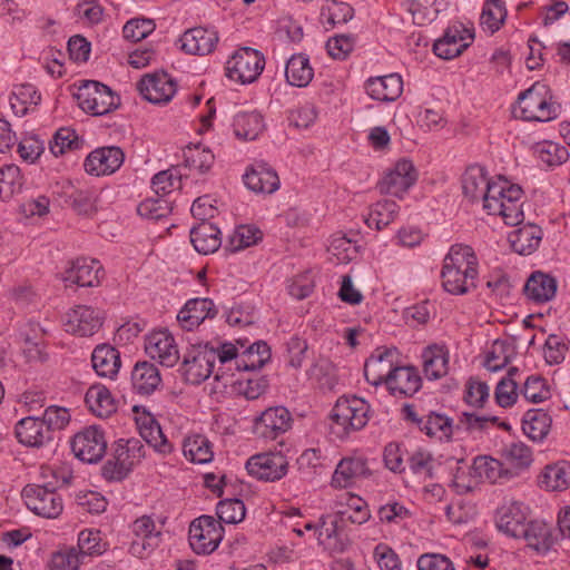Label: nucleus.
I'll use <instances>...</instances> for the list:
<instances>
[{
	"mask_svg": "<svg viewBox=\"0 0 570 570\" xmlns=\"http://www.w3.org/2000/svg\"><path fill=\"white\" fill-rule=\"evenodd\" d=\"M183 452L189 461L198 464L210 462L214 455L209 441L203 435L186 438Z\"/></svg>",
	"mask_w": 570,
	"mask_h": 570,
	"instance_id": "obj_48",
	"label": "nucleus"
},
{
	"mask_svg": "<svg viewBox=\"0 0 570 570\" xmlns=\"http://www.w3.org/2000/svg\"><path fill=\"white\" fill-rule=\"evenodd\" d=\"M421 431L429 436L449 440L454 433V424L450 417L431 412L424 417Z\"/></svg>",
	"mask_w": 570,
	"mask_h": 570,
	"instance_id": "obj_52",
	"label": "nucleus"
},
{
	"mask_svg": "<svg viewBox=\"0 0 570 570\" xmlns=\"http://www.w3.org/2000/svg\"><path fill=\"white\" fill-rule=\"evenodd\" d=\"M505 17L507 11L503 4L499 0H490L485 3L481 13V26L494 33L500 29Z\"/></svg>",
	"mask_w": 570,
	"mask_h": 570,
	"instance_id": "obj_54",
	"label": "nucleus"
},
{
	"mask_svg": "<svg viewBox=\"0 0 570 570\" xmlns=\"http://www.w3.org/2000/svg\"><path fill=\"white\" fill-rule=\"evenodd\" d=\"M40 421L49 435H52V432L61 431L69 424L70 413L66 407L51 405L45 410Z\"/></svg>",
	"mask_w": 570,
	"mask_h": 570,
	"instance_id": "obj_55",
	"label": "nucleus"
},
{
	"mask_svg": "<svg viewBox=\"0 0 570 570\" xmlns=\"http://www.w3.org/2000/svg\"><path fill=\"white\" fill-rule=\"evenodd\" d=\"M244 183L248 189L257 194H273L279 188L277 173L266 164H256L249 167L244 175Z\"/></svg>",
	"mask_w": 570,
	"mask_h": 570,
	"instance_id": "obj_23",
	"label": "nucleus"
},
{
	"mask_svg": "<svg viewBox=\"0 0 570 570\" xmlns=\"http://www.w3.org/2000/svg\"><path fill=\"white\" fill-rule=\"evenodd\" d=\"M217 314L215 304L209 298H193L179 311L177 321L184 330L193 331L206 318H213Z\"/></svg>",
	"mask_w": 570,
	"mask_h": 570,
	"instance_id": "obj_22",
	"label": "nucleus"
},
{
	"mask_svg": "<svg viewBox=\"0 0 570 570\" xmlns=\"http://www.w3.org/2000/svg\"><path fill=\"white\" fill-rule=\"evenodd\" d=\"M131 530L137 538L130 546L132 554L140 556L147 548L153 549L157 546L160 532L156 530L155 522L149 515L136 519Z\"/></svg>",
	"mask_w": 570,
	"mask_h": 570,
	"instance_id": "obj_30",
	"label": "nucleus"
},
{
	"mask_svg": "<svg viewBox=\"0 0 570 570\" xmlns=\"http://www.w3.org/2000/svg\"><path fill=\"white\" fill-rule=\"evenodd\" d=\"M535 151L541 161L548 166H559L564 163L569 156L566 147L551 141L538 144Z\"/></svg>",
	"mask_w": 570,
	"mask_h": 570,
	"instance_id": "obj_62",
	"label": "nucleus"
},
{
	"mask_svg": "<svg viewBox=\"0 0 570 570\" xmlns=\"http://www.w3.org/2000/svg\"><path fill=\"white\" fill-rule=\"evenodd\" d=\"M291 414L283 406L265 410L255 420V432L265 439H276L279 433L286 432L291 426Z\"/></svg>",
	"mask_w": 570,
	"mask_h": 570,
	"instance_id": "obj_19",
	"label": "nucleus"
},
{
	"mask_svg": "<svg viewBox=\"0 0 570 570\" xmlns=\"http://www.w3.org/2000/svg\"><path fill=\"white\" fill-rule=\"evenodd\" d=\"M83 561L85 558L72 547L55 552L49 567L51 570H78Z\"/></svg>",
	"mask_w": 570,
	"mask_h": 570,
	"instance_id": "obj_57",
	"label": "nucleus"
},
{
	"mask_svg": "<svg viewBox=\"0 0 570 570\" xmlns=\"http://www.w3.org/2000/svg\"><path fill=\"white\" fill-rule=\"evenodd\" d=\"M385 384L393 395L412 396L420 390L422 380L414 366H396Z\"/></svg>",
	"mask_w": 570,
	"mask_h": 570,
	"instance_id": "obj_26",
	"label": "nucleus"
},
{
	"mask_svg": "<svg viewBox=\"0 0 570 570\" xmlns=\"http://www.w3.org/2000/svg\"><path fill=\"white\" fill-rule=\"evenodd\" d=\"M540 485L548 491H562L570 485V464L559 462L546 466L540 476Z\"/></svg>",
	"mask_w": 570,
	"mask_h": 570,
	"instance_id": "obj_45",
	"label": "nucleus"
},
{
	"mask_svg": "<svg viewBox=\"0 0 570 570\" xmlns=\"http://www.w3.org/2000/svg\"><path fill=\"white\" fill-rule=\"evenodd\" d=\"M285 76L289 85L306 87L314 77L309 59L303 53L293 55L286 63Z\"/></svg>",
	"mask_w": 570,
	"mask_h": 570,
	"instance_id": "obj_43",
	"label": "nucleus"
},
{
	"mask_svg": "<svg viewBox=\"0 0 570 570\" xmlns=\"http://www.w3.org/2000/svg\"><path fill=\"white\" fill-rule=\"evenodd\" d=\"M551 426V417L543 410H529L522 421L524 434L533 441L547 436Z\"/></svg>",
	"mask_w": 570,
	"mask_h": 570,
	"instance_id": "obj_46",
	"label": "nucleus"
},
{
	"mask_svg": "<svg viewBox=\"0 0 570 570\" xmlns=\"http://www.w3.org/2000/svg\"><path fill=\"white\" fill-rule=\"evenodd\" d=\"M372 475V470L365 456L353 454L343 458L336 465L332 476V485L346 489Z\"/></svg>",
	"mask_w": 570,
	"mask_h": 570,
	"instance_id": "obj_11",
	"label": "nucleus"
},
{
	"mask_svg": "<svg viewBox=\"0 0 570 570\" xmlns=\"http://www.w3.org/2000/svg\"><path fill=\"white\" fill-rule=\"evenodd\" d=\"M91 362L95 372L107 379H114L121 366L120 353L108 344L96 346L91 354Z\"/></svg>",
	"mask_w": 570,
	"mask_h": 570,
	"instance_id": "obj_31",
	"label": "nucleus"
},
{
	"mask_svg": "<svg viewBox=\"0 0 570 570\" xmlns=\"http://www.w3.org/2000/svg\"><path fill=\"white\" fill-rule=\"evenodd\" d=\"M136 412V424L140 436L153 446L157 452L161 454H168L171 452L173 446L164 435L161 428L157 420L147 411L139 413V406H134Z\"/></svg>",
	"mask_w": 570,
	"mask_h": 570,
	"instance_id": "obj_20",
	"label": "nucleus"
},
{
	"mask_svg": "<svg viewBox=\"0 0 570 570\" xmlns=\"http://www.w3.org/2000/svg\"><path fill=\"white\" fill-rule=\"evenodd\" d=\"M403 90L402 78L396 73L370 78L366 81L367 95L379 101H393Z\"/></svg>",
	"mask_w": 570,
	"mask_h": 570,
	"instance_id": "obj_28",
	"label": "nucleus"
},
{
	"mask_svg": "<svg viewBox=\"0 0 570 570\" xmlns=\"http://www.w3.org/2000/svg\"><path fill=\"white\" fill-rule=\"evenodd\" d=\"M527 523L522 505L518 502L503 505L498 511V529L510 537L519 539Z\"/></svg>",
	"mask_w": 570,
	"mask_h": 570,
	"instance_id": "obj_32",
	"label": "nucleus"
},
{
	"mask_svg": "<svg viewBox=\"0 0 570 570\" xmlns=\"http://www.w3.org/2000/svg\"><path fill=\"white\" fill-rule=\"evenodd\" d=\"M443 266L463 271L464 273L471 272L478 275V258L472 247L462 244L452 245L449 253L444 257Z\"/></svg>",
	"mask_w": 570,
	"mask_h": 570,
	"instance_id": "obj_42",
	"label": "nucleus"
},
{
	"mask_svg": "<svg viewBox=\"0 0 570 570\" xmlns=\"http://www.w3.org/2000/svg\"><path fill=\"white\" fill-rule=\"evenodd\" d=\"M264 56L256 49L244 47L238 49L226 62V76L240 83H249L257 79L264 69Z\"/></svg>",
	"mask_w": 570,
	"mask_h": 570,
	"instance_id": "obj_6",
	"label": "nucleus"
},
{
	"mask_svg": "<svg viewBox=\"0 0 570 570\" xmlns=\"http://www.w3.org/2000/svg\"><path fill=\"white\" fill-rule=\"evenodd\" d=\"M519 539H523L534 551L546 553L553 547L557 538L550 524L534 520L527 523Z\"/></svg>",
	"mask_w": 570,
	"mask_h": 570,
	"instance_id": "obj_27",
	"label": "nucleus"
},
{
	"mask_svg": "<svg viewBox=\"0 0 570 570\" xmlns=\"http://www.w3.org/2000/svg\"><path fill=\"white\" fill-rule=\"evenodd\" d=\"M261 237L262 233L258 228L239 226L230 236L228 246L232 252H237L256 244Z\"/></svg>",
	"mask_w": 570,
	"mask_h": 570,
	"instance_id": "obj_64",
	"label": "nucleus"
},
{
	"mask_svg": "<svg viewBox=\"0 0 570 570\" xmlns=\"http://www.w3.org/2000/svg\"><path fill=\"white\" fill-rule=\"evenodd\" d=\"M181 49L190 55L205 56L214 51L218 35L202 27L187 30L180 38Z\"/></svg>",
	"mask_w": 570,
	"mask_h": 570,
	"instance_id": "obj_25",
	"label": "nucleus"
},
{
	"mask_svg": "<svg viewBox=\"0 0 570 570\" xmlns=\"http://www.w3.org/2000/svg\"><path fill=\"white\" fill-rule=\"evenodd\" d=\"M146 353L161 365L171 367L179 361L178 347L174 336L168 331H156L147 336Z\"/></svg>",
	"mask_w": 570,
	"mask_h": 570,
	"instance_id": "obj_17",
	"label": "nucleus"
},
{
	"mask_svg": "<svg viewBox=\"0 0 570 570\" xmlns=\"http://www.w3.org/2000/svg\"><path fill=\"white\" fill-rule=\"evenodd\" d=\"M190 242L199 254H213L222 245L220 230L209 222L199 223L190 230Z\"/></svg>",
	"mask_w": 570,
	"mask_h": 570,
	"instance_id": "obj_33",
	"label": "nucleus"
},
{
	"mask_svg": "<svg viewBox=\"0 0 570 570\" xmlns=\"http://www.w3.org/2000/svg\"><path fill=\"white\" fill-rule=\"evenodd\" d=\"M71 450L83 462H99L107 450L104 431L97 426L85 428L72 438Z\"/></svg>",
	"mask_w": 570,
	"mask_h": 570,
	"instance_id": "obj_9",
	"label": "nucleus"
},
{
	"mask_svg": "<svg viewBox=\"0 0 570 570\" xmlns=\"http://www.w3.org/2000/svg\"><path fill=\"white\" fill-rule=\"evenodd\" d=\"M416 179L417 174L412 161L401 159L393 168L385 173L383 178L379 181L377 188L381 194L401 197L412 185H414Z\"/></svg>",
	"mask_w": 570,
	"mask_h": 570,
	"instance_id": "obj_12",
	"label": "nucleus"
},
{
	"mask_svg": "<svg viewBox=\"0 0 570 570\" xmlns=\"http://www.w3.org/2000/svg\"><path fill=\"white\" fill-rule=\"evenodd\" d=\"M223 532V525L213 517H199L189 525V544L198 554L212 553L222 541Z\"/></svg>",
	"mask_w": 570,
	"mask_h": 570,
	"instance_id": "obj_8",
	"label": "nucleus"
},
{
	"mask_svg": "<svg viewBox=\"0 0 570 570\" xmlns=\"http://www.w3.org/2000/svg\"><path fill=\"white\" fill-rule=\"evenodd\" d=\"M217 360L215 347L209 344L194 345L184 356L180 367L184 380L190 384H199L210 376Z\"/></svg>",
	"mask_w": 570,
	"mask_h": 570,
	"instance_id": "obj_7",
	"label": "nucleus"
},
{
	"mask_svg": "<svg viewBox=\"0 0 570 570\" xmlns=\"http://www.w3.org/2000/svg\"><path fill=\"white\" fill-rule=\"evenodd\" d=\"M136 464L131 462V455L121 439L115 444L112 458L102 466V475L107 480H122Z\"/></svg>",
	"mask_w": 570,
	"mask_h": 570,
	"instance_id": "obj_35",
	"label": "nucleus"
},
{
	"mask_svg": "<svg viewBox=\"0 0 570 570\" xmlns=\"http://www.w3.org/2000/svg\"><path fill=\"white\" fill-rule=\"evenodd\" d=\"M371 514L365 502L364 507L354 511H336V517L328 524L322 521V525L317 533L318 543L330 552H342L344 551L346 543L340 538L338 524L345 523L346 521L354 524H363L368 521Z\"/></svg>",
	"mask_w": 570,
	"mask_h": 570,
	"instance_id": "obj_5",
	"label": "nucleus"
},
{
	"mask_svg": "<svg viewBox=\"0 0 570 570\" xmlns=\"http://www.w3.org/2000/svg\"><path fill=\"white\" fill-rule=\"evenodd\" d=\"M131 382L134 389L139 394H150L160 384L161 379L158 368L155 364L145 362H138L131 372Z\"/></svg>",
	"mask_w": 570,
	"mask_h": 570,
	"instance_id": "obj_41",
	"label": "nucleus"
},
{
	"mask_svg": "<svg viewBox=\"0 0 570 570\" xmlns=\"http://www.w3.org/2000/svg\"><path fill=\"white\" fill-rule=\"evenodd\" d=\"M268 382L264 376L258 374H250L246 379L236 382V390L243 394L247 400H256L265 393Z\"/></svg>",
	"mask_w": 570,
	"mask_h": 570,
	"instance_id": "obj_63",
	"label": "nucleus"
},
{
	"mask_svg": "<svg viewBox=\"0 0 570 570\" xmlns=\"http://www.w3.org/2000/svg\"><path fill=\"white\" fill-rule=\"evenodd\" d=\"M98 194L92 188L73 189L66 203L78 214L91 216L97 213Z\"/></svg>",
	"mask_w": 570,
	"mask_h": 570,
	"instance_id": "obj_47",
	"label": "nucleus"
},
{
	"mask_svg": "<svg viewBox=\"0 0 570 570\" xmlns=\"http://www.w3.org/2000/svg\"><path fill=\"white\" fill-rule=\"evenodd\" d=\"M473 33L462 24L449 27L433 45L434 53L445 60L460 56L471 43Z\"/></svg>",
	"mask_w": 570,
	"mask_h": 570,
	"instance_id": "obj_15",
	"label": "nucleus"
},
{
	"mask_svg": "<svg viewBox=\"0 0 570 570\" xmlns=\"http://www.w3.org/2000/svg\"><path fill=\"white\" fill-rule=\"evenodd\" d=\"M423 371L428 379L438 380L449 372V351L444 345L433 344L423 353Z\"/></svg>",
	"mask_w": 570,
	"mask_h": 570,
	"instance_id": "obj_34",
	"label": "nucleus"
},
{
	"mask_svg": "<svg viewBox=\"0 0 570 570\" xmlns=\"http://www.w3.org/2000/svg\"><path fill=\"white\" fill-rule=\"evenodd\" d=\"M245 504L239 499L223 500L217 504V515L224 523L236 524L244 520Z\"/></svg>",
	"mask_w": 570,
	"mask_h": 570,
	"instance_id": "obj_58",
	"label": "nucleus"
},
{
	"mask_svg": "<svg viewBox=\"0 0 570 570\" xmlns=\"http://www.w3.org/2000/svg\"><path fill=\"white\" fill-rule=\"evenodd\" d=\"M271 351L265 342L252 344L246 352L237 360V368L245 371H255L263 367L269 360Z\"/></svg>",
	"mask_w": 570,
	"mask_h": 570,
	"instance_id": "obj_49",
	"label": "nucleus"
},
{
	"mask_svg": "<svg viewBox=\"0 0 570 570\" xmlns=\"http://www.w3.org/2000/svg\"><path fill=\"white\" fill-rule=\"evenodd\" d=\"M79 107L94 116L106 115L119 106V97L112 90L95 80H85L75 92Z\"/></svg>",
	"mask_w": 570,
	"mask_h": 570,
	"instance_id": "obj_4",
	"label": "nucleus"
},
{
	"mask_svg": "<svg viewBox=\"0 0 570 570\" xmlns=\"http://www.w3.org/2000/svg\"><path fill=\"white\" fill-rule=\"evenodd\" d=\"M370 411V404L361 397H340L331 412L332 432L343 438L352 431L362 430L368 422Z\"/></svg>",
	"mask_w": 570,
	"mask_h": 570,
	"instance_id": "obj_3",
	"label": "nucleus"
},
{
	"mask_svg": "<svg viewBox=\"0 0 570 570\" xmlns=\"http://www.w3.org/2000/svg\"><path fill=\"white\" fill-rule=\"evenodd\" d=\"M78 552L83 557L101 554L106 550V543L101 541L100 532L82 530L78 535Z\"/></svg>",
	"mask_w": 570,
	"mask_h": 570,
	"instance_id": "obj_60",
	"label": "nucleus"
},
{
	"mask_svg": "<svg viewBox=\"0 0 570 570\" xmlns=\"http://www.w3.org/2000/svg\"><path fill=\"white\" fill-rule=\"evenodd\" d=\"M353 16V9L345 2H337L331 0L322 8L321 18L323 22L331 24L332 27L336 23H345Z\"/></svg>",
	"mask_w": 570,
	"mask_h": 570,
	"instance_id": "obj_56",
	"label": "nucleus"
},
{
	"mask_svg": "<svg viewBox=\"0 0 570 570\" xmlns=\"http://www.w3.org/2000/svg\"><path fill=\"white\" fill-rule=\"evenodd\" d=\"M185 164L190 169H196L199 173L207 171L214 164V154L206 147L199 145L188 146L184 150Z\"/></svg>",
	"mask_w": 570,
	"mask_h": 570,
	"instance_id": "obj_53",
	"label": "nucleus"
},
{
	"mask_svg": "<svg viewBox=\"0 0 570 570\" xmlns=\"http://www.w3.org/2000/svg\"><path fill=\"white\" fill-rule=\"evenodd\" d=\"M246 469L259 480L274 482L287 473L288 461L281 452L261 453L249 458Z\"/></svg>",
	"mask_w": 570,
	"mask_h": 570,
	"instance_id": "obj_13",
	"label": "nucleus"
},
{
	"mask_svg": "<svg viewBox=\"0 0 570 570\" xmlns=\"http://www.w3.org/2000/svg\"><path fill=\"white\" fill-rule=\"evenodd\" d=\"M18 441L28 446H42L52 440L39 417L28 416L21 419L14 430Z\"/></svg>",
	"mask_w": 570,
	"mask_h": 570,
	"instance_id": "obj_29",
	"label": "nucleus"
},
{
	"mask_svg": "<svg viewBox=\"0 0 570 570\" xmlns=\"http://www.w3.org/2000/svg\"><path fill=\"white\" fill-rule=\"evenodd\" d=\"M88 409L99 417H108L117 410V404L110 391L100 384L90 386L85 395Z\"/></svg>",
	"mask_w": 570,
	"mask_h": 570,
	"instance_id": "obj_37",
	"label": "nucleus"
},
{
	"mask_svg": "<svg viewBox=\"0 0 570 570\" xmlns=\"http://www.w3.org/2000/svg\"><path fill=\"white\" fill-rule=\"evenodd\" d=\"M125 154L120 147L108 146L91 151L85 160V170L95 176L114 174L122 165Z\"/></svg>",
	"mask_w": 570,
	"mask_h": 570,
	"instance_id": "obj_16",
	"label": "nucleus"
},
{
	"mask_svg": "<svg viewBox=\"0 0 570 570\" xmlns=\"http://www.w3.org/2000/svg\"><path fill=\"white\" fill-rule=\"evenodd\" d=\"M462 191L471 203L482 202L489 215L500 216L507 225L517 226L524 219L522 188L502 178L489 179L480 166L464 171Z\"/></svg>",
	"mask_w": 570,
	"mask_h": 570,
	"instance_id": "obj_1",
	"label": "nucleus"
},
{
	"mask_svg": "<svg viewBox=\"0 0 570 570\" xmlns=\"http://www.w3.org/2000/svg\"><path fill=\"white\" fill-rule=\"evenodd\" d=\"M502 456L508 468L517 472V475L532 463V452L530 448L520 442L508 445L503 450Z\"/></svg>",
	"mask_w": 570,
	"mask_h": 570,
	"instance_id": "obj_50",
	"label": "nucleus"
},
{
	"mask_svg": "<svg viewBox=\"0 0 570 570\" xmlns=\"http://www.w3.org/2000/svg\"><path fill=\"white\" fill-rule=\"evenodd\" d=\"M22 493L27 507L38 515L53 519L62 512V499L53 489L45 485H27Z\"/></svg>",
	"mask_w": 570,
	"mask_h": 570,
	"instance_id": "obj_10",
	"label": "nucleus"
},
{
	"mask_svg": "<svg viewBox=\"0 0 570 570\" xmlns=\"http://www.w3.org/2000/svg\"><path fill=\"white\" fill-rule=\"evenodd\" d=\"M263 116L256 111H239L234 118L235 135L244 140H254L263 131Z\"/></svg>",
	"mask_w": 570,
	"mask_h": 570,
	"instance_id": "obj_44",
	"label": "nucleus"
},
{
	"mask_svg": "<svg viewBox=\"0 0 570 570\" xmlns=\"http://www.w3.org/2000/svg\"><path fill=\"white\" fill-rule=\"evenodd\" d=\"M102 267L96 259L77 258L70 268L65 272V282L82 287L97 286L100 283L99 273Z\"/></svg>",
	"mask_w": 570,
	"mask_h": 570,
	"instance_id": "obj_24",
	"label": "nucleus"
},
{
	"mask_svg": "<svg viewBox=\"0 0 570 570\" xmlns=\"http://www.w3.org/2000/svg\"><path fill=\"white\" fill-rule=\"evenodd\" d=\"M541 239L542 230L534 224L523 225L509 235L511 247L520 255L532 254L539 247Z\"/></svg>",
	"mask_w": 570,
	"mask_h": 570,
	"instance_id": "obj_36",
	"label": "nucleus"
},
{
	"mask_svg": "<svg viewBox=\"0 0 570 570\" xmlns=\"http://www.w3.org/2000/svg\"><path fill=\"white\" fill-rule=\"evenodd\" d=\"M137 212L141 217L147 219L158 220L163 217H166L171 212L170 203L159 196L158 198H147L141 202Z\"/></svg>",
	"mask_w": 570,
	"mask_h": 570,
	"instance_id": "obj_61",
	"label": "nucleus"
},
{
	"mask_svg": "<svg viewBox=\"0 0 570 570\" xmlns=\"http://www.w3.org/2000/svg\"><path fill=\"white\" fill-rule=\"evenodd\" d=\"M102 313L87 305H77L65 315L66 332L78 336H91L102 325Z\"/></svg>",
	"mask_w": 570,
	"mask_h": 570,
	"instance_id": "obj_14",
	"label": "nucleus"
},
{
	"mask_svg": "<svg viewBox=\"0 0 570 570\" xmlns=\"http://www.w3.org/2000/svg\"><path fill=\"white\" fill-rule=\"evenodd\" d=\"M39 100L40 96L32 86L22 85L12 92L10 106L14 115H24L28 110V105H37Z\"/></svg>",
	"mask_w": 570,
	"mask_h": 570,
	"instance_id": "obj_59",
	"label": "nucleus"
},
{
	"mask_svg": "<svg viewBox=\"0 0 570 570\" xmlns=\"http://www.w3.org/2000/svg\"><path fill=\"white\" fill-rule=\"evenodd\" d=\"M138 88L142 97L153 104L168 102L176 92V83L165 72L146 75Z\"/></svg>",
	"mask_w": 570,
	"mask_h": 570,
	"instance_id": "obj_18",
	"label": "nucleus"
},
{
	"mask_svg": "<svg viewBox=\"0 0 570 570\" xmlns=\"http://www.w3.org/2000/svg\"><path fill=\"white\" fill-rule=\"evenodd\" d=\"M556 292V278L542 272L532 273L524 285L527 297L534 302H548L554 297Z\"/></svg>",
	"mask_w": 570,
	"mask_h": 570,
	"instance_id": "obj_39",
	"label": "nucleus"
},
{
	"mask_svg": "<svg viewBox=\"0 0 570 570\" xmlns=\"http://www.w3.org/2000/svg\"><path fill=\"white\" fill-rule=\"evenodd\" d=\"M552 98L547 85L534 82L529 89L519 95L513 114L515 117L528 121L553 120L560 112V105L554 102Z\"/></svg>",
	"mask_w": 570,
	"mask_h": 570,
	"instance_id": "obj_2",
	"label": "nucleus"
},
{
	"mask_svg": "<svg viewBox=\"0 0 570 570\" xmlns=\"http://www.w3.org/2000/svg\"><path fill=\"white\" fill-rule=\"evenodd\" d=\"M395 350H376V353L371 355L364 364V376L366 381L379 386L386 383L392 372L395 370Z\"/></svg>",
	"mask_w": 570,
	"mask_h": 570,
	"instance_id": "obj_21",
	"label": "nucleus"
},
{
	"mask_svg": "<svg viewBox=\"0 0 570 570\" xmlns=\"http://www.w3.org/2000/svg\"><path fill=\"white\" fill-rule=\"evenodd\" d=\"M397 213L399 206L394 200L383 199L372 206L366 223L380 230L393 222Z\"/></svg>",
	"mask_w": 570,
	"mask_h": 570,
	"instance_id": "obj_51",
	"label": "nucleus"
},
{
	"mask_svg": "<svg viewBox=\"0 0 570 570\" xmlns=\"http://www.w3.org/2000/svg\"><path fill=\"white\" fill-rule=\"evenodd\" d=\"M478 275L471 272L464 273L463 271L442 267L441 279L443 288L453 295H463L476 287Z\"/></svg>",
	"mask_w": 570,
	"mask_h": 570,
	"instance_id": "obj_40",
	"label": "nucleus"
},
{
	"mask_svg": "<svg viewBox=\"0 0 570 570\" xmlns=\"http://www.w3.org/2000/svg\"><path fill=\"white\" fill-rule=\"evenodd\" d=\"M413 22L417 26L432 23L446 9L449 0H405Z\"/></svg>",
	"mask_w": 570,
	"mask_h": 570,
	"instance_id": "obj_38",
	"label": "nucleus"
}]
</instances>
